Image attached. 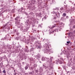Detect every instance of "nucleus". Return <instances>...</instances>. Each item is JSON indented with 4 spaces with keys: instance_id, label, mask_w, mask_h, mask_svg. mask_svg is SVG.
Here are the masks:
<instances>
[{
    "instance_id": "nucleus-1",
    "label": "nucleus",
    "mask_w": 75,
    "mask_h": 75,
    "mask_svg": "<svg viewBox=\"0 0 75 75\" xmlns=\"http://www.w3.org/2000/svg\"><path fill=\"white\" fill-rule=\"evenodd\" d=\"M50 48V47L49 46L47 47V48L46 50H45V53H46L47 54H49V52H50V50L48 49Z\"/></svg>"
},
{
    "instance_id": "nucleus-2",
    "label": "nucleus",
    "mask_w": 75,
    "mask_h": 75,
    "mask_svg": "<svg viewBox=\"0 0 75 75\" xmlns=\"http://www.w3.org/2000/svg\"><path fill=\"white\" fill-rule=\"evenodd\" d=\"M16 24H17V26L18 28H20V26H21V25L20 24V22H16Z\"/></svg>"
},
{
    "instance_id": "nucleus-3",
    "label": "nucleus",
    "mask_w": 75,
    "mask_h": 75,
    "mask_svg": "<svg viewBox=\"0 0 75 75\" xmlns=\"http://www.w3.org/2000/svg\"><path fill=\"white\" fill-rule=\"evenodd\" d=\"M54 13H55V15H56V17H54V18L55 19V18H56V17H58V16L57 15H58V14H59V13H56V12H54Z\"/></svg>"
},
{
    "instance_id": "nucleus-4",
    "label": "nucleus",
    "mask_w": 75,
    "mask_h": 75,
    "mask_svg": "<svg viewBox=\"0 0 75 75\" xmlns=\"http://www.w3.org/2000/svg\"><path fill=\"white\" fill-rule=\"evenodd\" d=\"M53 58H54V57H51V58H50V62H49V63H52V59H53Z\"/></svg>"
},
{
    "instance_id": "nucleus-5",
    "label": "nucleus",
    "mask_w": 75,
    "mask_h": 75,
    "mask_svg": "<svg viewBox=\"0 0 75 75\" xmlns=\"http://www.w3.org/2000/svg\"><path fill=\"white\" fill-rule=\"evenodd\" d=\"M8 23H9V22H7V23L6 24V25H5L4 26V27H5L6 28V26H7V25H8Z\"/></svg>"
},
{
    "instance_id": "nucleus-6",
    "label": "nucleus",
    "mask_w": 75,
    "mask_h": 75,
    "mask_svg": "<svg viewBox=\"0 0 75 75\" xmlns=\"http://www.w3.org/2000/svg\"><path fill=\"white\" fill-rule=\"evenodd\" d=\"M66 16V13H63L62 15V16H64V17H65Z\"/></svg>"
},
{
    "instance_id": "nucleus-7",
    "label": "nucleus",
    "mask_w": 75,
    "mask_h": 75,
    "mask_svg": "<svg viewBox=\"0 0 75 75\" xmlns=\"http://www.w3.org/2000/svg\"><path fill=\"white\" fill-rule=\"evenodd\" d=\"M48 69H49V70H50V69H51V68L52 69V67H48Z\"/></svg>"
},
{
    "instance_id": "nucleus-8",
    "label": "nucleus",
    "mask_w": 75,
    "mask_h": 75,
    "mask_svg": "<svg viewBox=\"0 0 75 75\" xmlns=\"http://www.w3.org/2000/svg\"><path fill=\"white\" fill-rule=\"evenodd\" d=\"M18 18H19V17H16V18H15V20L18 21Z\"/></svg>"
},
{
    "instance_id": "nucleus-9",
    "label": "nucleus",
    "mask_w": 75,
    "mask_h": 75,
    "mask_svg": "<svg viewBox=\"0 0 75 75\" xmlns=\"http://www.w3.org/2000/svg\"><path fill=\"white\" fill-rule=\"evenodd\" d=\"M42 61H45V57H42Z\"/></svg>"
},
{
    "instance_id": "nucleus-10",
    "label": "nucleus",
    "mask_w": 75,
    "mask_h": 75,
    "mask_svg": "<svg viewBox=\"0 0 75 75\" xmlns=\"http://www.w3.org/2000/svg\"><path fill=\"white\" fill-rule=\"evenodd\" d=\"M28 66H26V67H25V69L27 70V69H28Z\"/></svg>"
},
{
    "instance_id": "nucleus-11",
    "label": "nucleus",
    "mask_w": 75,
    "mask_h": 75,
    "mask_svg": "<svg viewBox=\"0 0 75 75\" xmlns=\"http://www.w3.org/2000/svg\"><path fill=\"white\" fill-rule=\"evenodd\" d=\"M56 27V26H55V25L52 26L51 27V29H52V28H54V27Z\"/></svg>"
},
{
    "instance_id": "nucleus-12",
    "label": "nucleus",
    "mask_w": 75,
    "mask_h": 75,
    "mask_svg": "<svg viewBox=\"0 0 75 75\" xmlns=\"http://www.w3.org/2000/svg\"><path fill=\"white\" fill-rule=\"evenodd\" d=\"M3 73H5V74H6V70L4 69V71H3Z\"/></svg>"
},
{
    "instance_id": "nucleus-13",
    "label": "nucleus",
    "mask_w": 75,
    "mask_h": 75,
    "mask_svg": "<svg viewBox=\"0 0 75 75\" xmlns=\"http://www.w3.org/2000/svg\"><path fill=\"white\" fill-rule=\"evenodd\" d=\"M64 7L65 9H67V5L64 6Z\"/></svg>"
},
{
    "instance_id": "nucleus-14",
    "label": "nucleus",
    "mask_w": 75,
    "mask_h": 75,
    "mask_svg": "<svg viewBox=\"0 0 75 75\" xmlns=\"http://www.w3.org/2000/svg\"><path fill=\"white\" fill-rule=\"evenodd\" d=\"M38 48H39L40 49L41 48V46H38Z\"/></svg>"
},
{
    "instance_id": "nucleus-15",
    "label": "nucleus",
    "mask_w": 75,
    "mask_h": 75,
    "mask_svg": "<svg viewBox=\"0 0 75 75\" xmlns=\"http://www.w3.org/2000/svg\"><path fill=\"white\" fill-rule=\"evenodd\" d=\"M41 16V13H39L38 15V16Z\"/></svg>"
},
{
    "instance_id": "nucleus-16",
    "label": "nucleus",
    "mask_w": 75,
    "mask_h": 75,
    "mask_svg": "<svg viewBox=\"0 0 75 75\" xmlns=\"http://www.w3.org/2000/svg\"><path fill=\"white\" fill-rule=\"evenodd\" d=\"M12 13H14V9L12 10Z\"/></svg>"
},
{
    "instance_id": "nucleus-17",
    "label": "nucleus",
    "mask_w": 75,
    "mask_h": 75,
    "mask_svg": "<svg viewBox=\"0 0 75 75\" xmlns=\"http://www.w3.org/2000/svg\"><path fill=\"white\" fill-rule=\"evenodd\" d=\"M63 9H64V8H60V10H63Z\"/></svg>"
},
{
    "instance_id": "nucleus-18",
    "label": "nucleus",
    "mask_w": 75,
    "mask_h": 75,
    "mask_svg": "<svg viewBox=\"0 0 75 75\" xmlns=\"http://www.w3.org/2000/svg\"><path fill=\"white\" fill-rule=\"evenodd\" d=\"M70 42V41L67 42V44H69Z\"/></svg>"
},
{
    "instance_id": "nucleus-19",
    "label": "nucleus",
    "mask_w": 75,
    "mask_h": 75,
    "mask_svg": "<svg viewBox=\"0 0 75 75\" xmlns=\"http://www.w3.org/2000/svg\"><path fill=\"white\" fill-rule=\"evenodd\" d=\"M66 18H69V17H68V16H66Z\"/></svg>"
},
{
    "instance_id": "nucleus-20",
    "label": "nucleus",
    "mask_w": 75,
    "mask_h": 75,
    "mask_svg": "<svg viewBox=\"0 0 75 75\" xmlns=\"http://www.w3.org/2000/svg\"><path fill=\"white\" fill-rule=\"evenodd\" d=\"M4 13V12H2L1 13H0V16H1V14H2V13Z\"/></svg>"
},
{
    "instance_id": "nucleus-21",
    "label": "nucleus",
    "mask_w": 75,
    "mask_h": 75,
    "mask_svg": "<svg viewBox=\"0 0 75 75\" xmlns=\"http://www.w3.org/2000/svg\"><path fill=\"white\" fill-rule=\"evenodd\" d=\"M60 59H61V60H63V59H62V58H60Z\"/></svg>"
},
{
    "instance_id": "nucleus-22",
    "label": "nucleus",
    "mask_w": 75,
    "mask_h": 75,
    "mask_svg": "<svg viewBox=\"0 0 75 75\" xmlns=\"http://www.w3.org/2000/svg\"><path fill=\"white\" fill-rule=\"evenodd\" d=\"M32 50H33V48H32L31 49V51Z\"/></svg>"
},
{
    "instance_id": "nucleus-23",
    "label": "nucleus",
    "mask_w": 75,
    "mask_h": 75,
    "mask_svg": "<svg viewBox=\"0 0 75 75\" xmlns=\"http://www.w3.org/2000/svg\"><path fill=\"white\" fill-rule=\"evenodd\" d=\"M21 9H22V10H23V8H21Z\"/></svg>"
},
{
    "instance_id": "nucleus-24",
    "label": "nucleus",
    "mask_w": 75,
    "mask_h": 75,
    "mask_svg": "<svg viewBox=\"0 0 75 75\" xmlns=\"http://www.w3.org/2000/svg\"><path fill=\"white\" fill-rule=\"evenodd\" d=\"M4 15L3 14L2 15V17H3Z\"/></svg>"
},
{
    "instance_id": "nucleus-25",
    "label": "nucleus",
    "mask_w": 75,
    "mask_h": 75,
    "mask_svg": "<svg viewBox=\"0 0 75 75\" xmlns=\"http://www.w3.org/2000/svg\"><path fill=\"white\" fill-rule=\"evenodd\" d=\"M54 31H55V30H54L53 31H52V32H53V33H54Z\"/></svg>"
},
{
    "instance_id": "nucleus-26",
    "label": "nucleus",
    "mask_w": 75,
    "mask_h": 75,
    "mask_svg": "<svg viewBox=\"0 0 75 75\" xmlns=\"http://www.w3.org/2000/svg\"><path fill=\"white\" fill-rule=\"evenodd\" d=\"M73 23H75V21H74V22H73Z\"/></svg>"
},
{
    "instance_id": "nucleus-27",
    "label": "nucleus",
    "mask_w": 75,
    "mask_h": 75,
    "mask_svg": "<svg viewBox=\"0 0 75 75\" xmlns=\"http://www.w3.org/2000/svg\"><path fill=\"white\" fill-rule=\"evenodd\" d=\"M57 22H58V21H56V23H57Z\"/></svg>"
},
{
    "instance_id": "nucleus-28",
    "label": "nucleus",
    "mask_w": 75,
    "mask_h": 75,
    "mask_svg": "<svg viewBox=\"0 0 75 75\" xmlns=\"http://www.w3.org/2000/svg\"><path fill=\"white\" fill-rule=\"evenodd\" d=\"M15 16V15H14L13 17H14Z\"/></svg>"
},
{
    "instance_id": "nucleus-29",
    "label": "nucleus",
    "mask_w": 75,
    "mask_h": 75,
    "mask_svg": "<svg viewBox=\"0 0 75 75\" xmlns=\"http://www.w3.org/2000/svg\"><path fill=\"white\" fill-rule=\"evenodd\" d=\"M74 6H75V4H74Z\"/></svg>"
},
{
    "instance_id": "nucleus-30",
    "label": "nucleus",
    "mask_w": 75,
    "mask_h": 75,
    "mask_svg": "<svg viewBox=\"0 0 75 75\" xmlns=\"http://www.w3.org/2000/svg\"><path fill=\"white\" fill-rule=\"evenodd\" d=\"M74 27H75V25L74 26Z\"/></svg>"
},
{
    "instance_id": "nucleus-31",
    "label": "nucleus",
    "mask_w": 75,
    "mask_h": 75,
    "mask_svg": "<svg viewBox=\"0 0 75 75\" xmlns=\"http://www.w3.org/2000/svg\"><path fill=\"white\" fill-rule=\"evenodd\" d=\"M19 25V26H20V25Z\"/></svg>"
},
{
    "instance_id": "nucleus-32",
    "label": "nucleus",
    "mask_w": 75,
    "mask_h": 75,
    "mask_svg": "<svg viewBox=\"0 0 75 75\" xmlns=\"http://www.w3.org/2000/svg\"><path fill=\"white\" fill-rule=\"evenodd\" d=\"M0 71H1L0 70Z\"/></svg>"
}]
</instances>
